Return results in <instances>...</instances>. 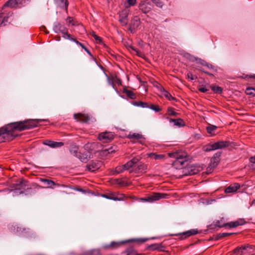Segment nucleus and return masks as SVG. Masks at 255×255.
<instances>
[{"mask_svg": "<svg viewBox=\"0 0 255 255\" xmlns=\"http://www.w3.org/2000/svg\"><path fill=\"white\" fill-rule=\"evenodd\" d=\"M44 121L41 119H29L22 121L13 122L0 128V143L13 140L17 136L16 131H23L38 126L39 122Z\"/></svg>", "mask_w": 255, "mask_h": 255, "instance_id": "1", "label": "nucleus"}, {"mask_svg": "<svg viewBox=\"0 0 255 255\" xmlns=\"http://www.w3.org/2000/svg\"><path fill=\"white\" fill-rule=\"evenodd\" d=\"M169 156L175 159L173 161V165L179 168H182L184 166L185 163L189 159L187 153L182 151L169 153Z\"/></svg>", "mask_w": 255, "mask_h": 255, "instance_id": "2", "label": "nucleus"}, {"mask_svg": "<svg viewBox=\"0 0 255 255\" xmlns=\"http://www.w3.org/2000/svg\"><path fill=\"white\" fill-rule=\"evenodd\" d=\"M231 144V142L229 141L221 140L213 143H210L204 145L203 147V150L205 152H209L212 150L229 147Z\"/></svg>", "mask_w": 255, "mask_h": 255, "instance_id": "3", "label": "nucleus"}, {"mask_svg": "<svg viewBox=\"0 0 255 255\" xmlns=\"http://www.w3.org/2000/svg\"><path fill=\"white\" fill-rule=\"evenodd\" d=\"M101 196L107 199L114 201H123L127 198V197L124 194L119 192H112L108 191L105 193L101 194Z\"/></svg>", "mask_w": 255, "mask_h": 255, "instance_id": "4", "label": "nucleus"}, {"mask_svg": "<svg viewBox=\"0 0 255 255\" xmlns=\"http://www.w3.org/2000/svg\"><path fill=\"white\" fill-rule=\"evenodd\" d=\"M53 30L56 33H61L65 39H70L71 35L68 33L67 28L59 22H55L53 25Z\"/></svg>", "mask_w": 255, "mask_h": 255, "instance_id": "5", "label": "nucleus"}, {"mask_svg": "<svg viewBox=\"0 0 255 255\" xmlns=\"http://www.w3.org/2000/svg\"><path fill=\"white\" fill-rule=\"evenodd\" d=\"M139 160H140V158ZM147 169V165L138 160L130 169L129 173H134L136 174H143L146 172Z\"/></svg>", "mask_w": 255, "mask_h": 255, "instance_id": "6", "label": "nucleus"}, {"mask_svg": "<svg viewBox=\"0 0 255 255\" xmlns=\"http://www.w3.org/2000/svg\"><path fill=\"white\" fill-rule=\"evenodd\" d=\"M138 160L139 158L138 157H134L124 165L122 166H117L115 168V172L117 174H119L125 170H130V169L131 168L132 166L134 165V164H135Z\"/></svg>", "mask_w": 255, "mask_h": 255, "instance_id": "7", "label": "nucleus"}, {"mask_svg": "<svg viewBox=\"0 0 255 255\" xmlns=\"http://www.w3.org/2000/svg\"><path fill=\"white\" fill-rule=\"evenodd\" d=\"M115 134L112 132L105 131L100 133L98 139L103 142H109L114 138Z\"/></svg>", "mask_w": 255, "mask_h": 255, "instance_id": "8", "label": "nucleus"}, {"mask_svg": "<svg viewBox=\"0 0 255 255\" xmlns=\"http://www.w3.org/2000/svg\"><path fill=\"white\" fill-rule=\"evenodd\" d=\"M127 137L130 139L132 142L137 141L140 144H144L145 141V138L140 134L133 133H129Z\"/></svg>", "mask_w": 255, "mask_h": 255, "instance_id": "9", "label": "nucleus"}, {"mask_svg": "<svg viewBox=\"0 0 255 255\" xmlns=\"http://www.w3.org/2000/svg\"><path fill=\"white\" fill-rule=\"evenodd\" d=\"M198 233L197 229H191L185 232L172 235V236H180V240H184L191 236L196 235Z\"/></svg>", "mask_w": 255, "mask_h": 255, "instance_id": "10", "label": "nucleus"}, {"mask_svg": "<svg viewBox=\"0 0 255 255\" xmlns=\"http://www.w3.org/2000/svg\"><path fill=\"white\" fill-rule=\"evenodd\" d=\"M168 195L162 193H153L152 194L148 196V202H152L159 200L160 199L166 198Z\"/></svg>", "mask_w": 255, "mask_h": 255, "instance_id": "11", "label": "nucleus"}, {"mask_svg": "<svg viewBox=\"0 0 255 255\" xmlns=\"http://www.w3.org/2000/svg\"><path fill=\"white\" fill-rule=\"evenodd\" d=\"M138 7L143 13H147L151 10V3L147 0H142L139 4Z\"/></svg>", "mask_w": 255, "mask_h": 255, "instance_id": "12", "label": "nucleus"}, {"mask_svg": "<svg viewBox=\"0 0 255 255\" xmlns=\"http://www.w3.org/2000/svg\"><path fill=\"white\" fill-rule=\"evenodd\" d=\"M101 161L98 160H92L86 165V168L88 171L93 172L98 170L101 165Z\"/></svg>", "mask_w": 255, "mask_h": 255, "instance_id": "13", "label": "nucleus"}, {"mask_svg": "<svg viewBox=\"0 0 255 255\" xmlns=\"http://www.w3.org/2000/svg\"><path fill=\"white\" fill-rule=\"evenodd\" d=\"M128 10L124 9L120 13L119 21L123 26L127 25L128 22Z\"/></svg>", "mask_w": 255, "mask_h": 255, "instance_id": "14", "label": "nucleus"}, {"mask_svg": "<svg viewBox=\"0 0 255 255\" xmlns=\"http://www.w3.org/2000/svg\"><path fill=\"white\" fill-rule=\"evenodd\" d=\"M140 24V20L137 16L134 17L131 20L129 24V30L131 33H134L135 29L139 26Z\"/></svg>", "mask_w": 255, "mask_h": 255, "instance_id": "15", "label": "nucleus"}, {"mask_svg": "<svg viewBox=\"0 0 255 255\" xmlns=\"http://www.w3.org/2000/svg\"><path fill=\"white\" fill-rule=\"evenodd\" d=\"M246 221L243 219H239L237 221L231 222L225 224V227H229L230 228H236L239 226H242L246 224Z\"/></svg>", "mask_w": 255, "mask_h": 255, "instance_id": "16", "label": "nucleus"}, {"mask_svg": "<svg viewBox=\"0 0 255 255\" xmlns=\"http://www.w3.org/2000/svg\"><path fill=\"white\" fill-rule=\"evenodd\" d=\"M74 117L77 121L81 123H87L90 120V117L88 115L81 113L75 114Z\"/></svg>", "mask_w": 255, "mask_h": 255, "instance_id": "17", "label": "nucleus"}, {"mask_svg": "<svg viewBox=\"0 0 255 255\" xmlns=\"http://www.w3.org/2000/svg\"><path fill=\"white\" fill-rule=\"evenodd\" d=\"M44 145H48L52 148L60 147L64 145V143L63 142H57L50 140H45L43 141Z\"/></svg>", "mask_w": 255, "mask_h": 255, "instance_id": "18", "label": "nucleus"}, {"mask_svg": "<svg viewBox=\"0 0 255 255\" xmlns=\"http://www.w3.org/2000/svg\"><path fill=\"white\" fill-rule=\"evenodd\" d=\"M27 181L21 179L19 181H18L16 183L12 184V187L14 188L15 190H25L26 186Z\"/></svg>", "mask_w": 255, "mask_h": 255, "instance_id": "19", "label": "nucleus"}, {"mask_svg": "<svg viewBox=\"0 0 255 255\" xmlns=\"http://www.w3.org/2000/svg\"><path fill=\"white\" fill-rule=\"evenodd\" d=\"M22 0H8L2 6V9L4 10L6 7L13 8L18 3L21 2Z\"/></svg>", "mask_w": 255, "mask_h": 255, "instance_id": "20", "label": "nucleus"}, {"mask_svg": "<svg viewBox=\"0 0 255 255\" xmlns=\"http://www.w3.org/2000/svg\"><path fill=\"white\" fill-rule=\"evenodd\" d=\"M164 249V247L162 245L161 243L160 244H153L150 245H149L147 247L146 249L150 251H163Z\"/></svg>", "mask_w": 255, "mask_h": 255, "instance_id": "21", "label": "nucleus"}, {"mask_svg": "<svg viewBox=\"0 0 255 255\" xmlns=\"http://www.w3.org/2000/svg\"><path fill=\"white\" fill-rule=\"evenodd\" d=\"M240 188V185L239 183H235L230 185L225 189V192L226 193H231L236 192L238 189Z\"/></svg>", "mask_w": 255, "mask_h": 255, "instance_id": "22", "label": "nucleus"}, {"mask_svg": "<svg viewBox=\"0 0 255 255\" xmlns=\"http://www.w3.org/2000/svg\"><path fill=\"white\" fill-rule=\"evenodd\" d=\"M91 153L88 151H85L84 152H80L77 158H79L83 162H87L89 159L90 158Z\"/></svg>", "mask_w": 255, "mask_h": 255, "instance_id": "23", "label": "nucleus"}, {"mask_svg": "<svg viewBox=\"0 0 255 255\" xmlns=\"http://www.w3.org/2000/svg\"><path fill=\"white\" fill-rule=\"evenodd\" d=\"M166 119H168L170 123H173L174 125L175 126H178L179 127H184L185 124L184 121L180 119H173L171 118H169V117H166Z\"/></svg>", "mask_w": 255, "mask_h": 255, "instance_id": "24", "label": "nucleus"}, {"mask_svg": "<svg viewBox=\"0 0 255 255\" xmlns=\"http://www.w3.org/2000/svg\"><path fill=\"white\" fill-rule=\"evenodd\" d=\"M39 180L44 183L46 188H52L53 186L55 185V183L51 180L40 178Z\"/></svg>", "mask_w": 255, "mask_h": 255, "instance_id": "25", "label": "nucleus"}, {"mask_svg": "<svg viewBox=\"0 0 255 255\" xmlns=\"http://www.w3.org/2000/svg\"><path fill=\"white\" fill-rule=\"evenodd\" d=\"M123 92L126 94L127 96L130 99L133 100L135 99L136 98V95L131 90H128L126 88L123 89Z\"/></svg>", "mask_w": 255, "mask_h": 255, "instance_id": "26", "label": "nucleus"}, {"mask_svg": "<svg viewBox=\"0 0 255 255\" xmlns=\"http://www.w3.org/2000/svg\"><path fill=\"white\" fill-rule=\"evenodd\" d=\"M221 152H217L214 155V156L212 157L211 159V162H213V164L214 167L217 165L219 161V158L221 156Z\"/></svg>", "mask_w": 255, "mask_h": 255, "instance_id": "27", "label": "nucleus"}, {"mask_svg": "<svg viewBox=\"0 0 255 255\" xmlns=\"http://www.w3.org/2000/svg\"><path fill=\"white\" fill-rule=\"evenodd\" d=\"M249 247V245L242 246L241 247H237L234 250V254L236 255H242L243 254V251L246 250Z\"/></svg>", "mask_w": 255, "mask_h": 255, "instance_id": "28", "label": "nucleus"}, {"mask_svg": "<svg viewBox=\"0 0 255 255\" xmlns=\"http://www.w3.org/2000/svg\"><path fill=\"white\" fill-rule=\"evenodd\" d=\"M148 156L151 158L154 159L155 160H162L164 159L165 156L164 154H158L156 153H150L148 154Z\"/></svg>", "mask_w": 255, "mask_h": 255, "instance_id": "29", "label": "nucleus"}, {"mask_svg": "<svg viewBox=\"0 0 255 255\" xmlns=\"http://www.w3.org/2000/svg\"><path fill=\"white\" fill-rule=\"evenodd\" d=\"M128 242V241H122V242H112L108 245L109 248L112 249H116L120 247L121 245Z\"/></svg>", "mask_w": 255, "mask_h": 255, "instance_id": "30", "label": "nucleus"}, {"mask_svg": "<svg viewBox=\"0 0 255 255\" xmlns=\"http://www.w3.org/2000/svg\"><path fill=\"white\" fill-rule=\"evenodd\" d=\"M114 82L116 83L118 85L122 84V80L116 75L113 76L112 81H109L110 84H111L113 88L115 89V85L114 84Z\"/></svg>", "mask_w": 255, "mask_h": 255, "instance_id": "31", "label": "nucleus"}, {"mask_svg": "<svg viewBox=\"0 0 255 255\" xmlns=\"http://www.w3.org/2000/svg\"><path fill=\"white\" fill-rule=\"evenodd\" d=\"M162 90H161V92L162 93L163 95L169 101H174L176 100L175 98L172 97L171 95L166 90L164 89V88H162Z\"/></svg>", "mask_w": 255, "mask_h": 255, "instance_id": "32", "label": "nucleus"}, {"mask_svg": "<svg viewBox=\"0 0 255 255\" xmlns=\"http://www.w3.org/2000/svg\"><path fill=\"white\" fill-rule=\"evenodd\" d=\"M70 152L73 156L77 157L80 151H79L78 147L74 145L71 147L70 149Z\"/></svg>", "mask_w": 255, "mask_h": 255, "instance_id": "33", "label": "nucleus"}, {"mask_svg": "<svg viewBox=\"0 0 255 255\" xmlns=\"http://www.w3.org/2000/svg\"><path fill=\"white\" fill-rule=\"evenodd\" d=\"M236 233H220L216 236H215L214 239L215 240H218L222 238H223L224 237L229 236L234 234H235Z\"/></svg>", "mask_w": 255, "mask_h": 255, "instance_id": "34", "label": "nucleus"}, {"mask_svg": "<svg viewBox=\"0 0 255 255\" xmlns=\"http://www.w3.org/2000/svg\"><path fill=\"white\" fill-rule=\"evenodd\" d=\"M132 104L134 106L141 107L143 108H147L148 107V103L141 101H133L132 102Z\"/></svg>", "mask_w": 255, "mask_h": 255, "instance_id": "35", "label": "nucleus"}, {"mask_svg": "<svg viewBox=\"0 0 255 255\" xmlns=\"http://www.w3.org/2000/svg\"><path fill=\"white\" fill-rule=\"evenodd\" d=\"M211 90L216 94H221L223 91V89L218 86L215 85H212L210 86Z\"/></svg>", "mask_w": 255, "mask_h": 255, "instance_id": "36", "label": "nucleus"}, {"mask_svg": "<svg viewBox=\"0 0 255 255\" xmlns=\"http://www.w3.org/2000/svg\"><path fill=\"white\" fill-rule=\"evenodd\" d=\"M115 152L112 147L108 148H105L101 151V154L104 155H107L109 154Z\"/></svg>", "mask_w": 255, "mask_h": 255, "instance_id": "37", "label": "nucleus"}, {"mask_svg": "<svg viewBox=\"0 0 255 255\" xmlns=\"http://www.w3.org/2000/svg\"><path fill=\"white\" fill-rule=\"evenodd\" d=\"M167 114L169 116L177 117L179 115V113L175 112L174 109L172 107H168L167 110Z\"/></svg>", "mask_w": 255, "mask_h": 255, "instance_id": "38", "label": "nucleus"}, {"mask_svg": "<svg viewBox=\"0 0 255 255\" xmlns=\"http://www.w3.org/2000/svg\"><path fill=\"white\" fill-rule=\"evenodd\" d=\"M198 169H196V168L194 166H190L188 168V174L189 175H194L196 174L198 172Z\"/></svg>", "mask_w": 255, "mask_h": 255, "instance_id": "39", "label": "nucleus"}, {"mask_svg": "<svg viewBox=\"0 0 255 255\" xmlns=\"http://www.w3.org/2000/svg\"><path fill=\"white\" fill-rule=\"evenodd\" d=\"M147 108H149L156 112H159L162 110L158 105H155L153 104H148Z\"/></svg>", "mask_w": 255, "mask_h": 255, "instance_id": "40", "label": "nucleus"}, {"mask_svg": "<svg viewBox=\"0 0 255 255\" xmlns=\"http://www.w3.org/2000/svg\"><path fill=\"white\" fill-rule=\"evenodd\" d=\"M136 3V0H127L125 5L126 8L134 5Z\"/></svg>", "mask_w": 255, "mask_h": 255, "instance_id": "41", "label": "nucleus"}, {"mask_svg": "<svg viewBox=\"0 0 255 255\" xmlns=\"http://www.w3.org/2000/svg\"><path fill=\"white\" fill-rule=\"evenodd\" d=\"M246 92L248 95L255 96V88L253 87H248L246 89Z\"/></svg>", "mask_w": 255, "mask_h": 255, "instance_id": "42", "label": "nucleus"}, {"mask_svg": "<svg viewBox=\"0 0 255 255\" xmlns=\"http://www.w3.org/2000/svg\"><path fill=\"white\" fill-rule=\"evenodd\" d=\"M127 255H139L135 250L132 248H128L126 251Z\"/></svg>", "mask_w": 255, "mask_h": 255, "instance_id": "43", "label": "nucleus"}, {"mask_svg": "<svg viewBox=\"0 0 255 255\" xmlns=\"http://www.w3.org/2000/svg\"><path fill=\"white\" fill-rule=\"evenodd\" d=\"M225 223L224 222V219H222L220 220H218L215 222V225L219 228L225 227Z\"/></svg>", "mask_w": 255, "mask_h": 255, "instance_id": "44", "label": "nucleus"}, {"mask_svg": "<svg viewBox=\"0 0 255 255\" xmlns=\"http://www.w3.org/2000/svg\"><path fill=\"white\" fill-rule=\"evenodd\" d=\"M67 23L68 25H71L72 26H75L76 25L75 20L73 18L70 16H68L66 19Z\"/></svg>", "mask_w": 255, "mask_h": 255, "instance_id": "45", "label": "nucleus"}, {"mask_svg": "<svg viewBox=\"0 0 255 255\" xmlns=\"http://www.w3.org/2000/svg\"><path fill=\"white\" fill-rule=\"evenodd\" d=\"M199 61H200V63L203 66H206L208 68L210 69H214V67L211 64L207 63L204 60H201V59H199Z\"/></svg>", "mask_w": 255, "mask_h": 255, "instance_id": "46", "label": "nucleus"}, {"mask_svg": "<svg viewBox=\"0 0 255 255\" xmlns=\"http://www.w3.org/2000/svg\"><path fill=\"white\" fill-rule=\"evenodd\" d=\"M149 240L148 238H139V239H133L131 240H130V241H134L139 244H142L143 243L146 241H147ZM128 242H129L128 241Z\"/></svg>", "mask_w": 255, "mask_h": 255, "instance_id": "47", "label": "nucleus"}, {"mask_svg": "<svg viewBox=\"0 0 255 255\" xmlns=\"http://www.w3.org/2000/svg\"><path fill=\"white\" fill-rule=\"evenodd\" d=\"M152 2L154 3L156 6L162 8L163 5V3L160 0H151Z\"/></svg>", "mask_w": 255, "mask_h": 255, "instance_id": "48", "label": "nucleus"}, {"mask_svg": "<svg viewBox=\"0 0 255 255\" xmlns=\"http://www.w3.org/2000/svg\"><path fill=\"white\" fill-rule=\"evenodd\" d=\"M185 57L187 59H188L190 61H192V62H194L195 61H198V58H196L195 57L191 55V54H190L189 53L186 54Z\"/></svg>", "mask_w": 255, "mask_h": 255, "instance_id": "49", "label": "nucleus"}, {"mask_svg": "<svg viewBox=\"0 0 255 255\" xmlns=\"http://www.w3.org/2000/svg\"><path fill=\"white\" fill-rule=\"evenodd\" d=\"M8 18V16L4 15V13H3V16L1 21L2 26H5L6 24Z\"/></svg>", "mask_w": 255, "mask_h": 255, "instance_id": "50", "label": "nucleus"}, {"mask_svg": "<svg viewBox=\"0 0 255 255\" xmlns=\"http://www.w3.org/2000/svg\"><path fill=\"white\" fill-rule=\"evenodd\" d=\"M198 91L202 93H207L209 91V89L206 87H200L198 88Z\"/></svg>", "mask_w": 255, "mask_h": 255, "instance_id": "51", "label": "nucleus"}, {"mask_svg": "<svg viewBox=\"0 0 255 255\" xmlns=\"http://www.w3.org/2000/svg\"><path fill=\"white\" fill-rule=\"evenodd\" d=\"M57 2H60V3H62L65 6L66 9L67 8L68 6V1L67 0H57Z\"/></svg>", "mask_w": 255, "mask_h": 255, "instance_id": "52", "label": "nucleus"}, {"mask_svg": "<svg viewBox=\"0 0 255 255\" xmlns=\"http://www.w3.org/2000/svg\"><path fill=\"white\" fill-rule=\"evenodd\" d=\"M132 50L136 52V54L137 56L139 57H142L143 55V54L138 50H137L136 48H134V47H131Z\"/></svg>", "mask_w": 255, "mask_h": 255, "instance_id": "53", "label": "nucleus"}, {"mask_svg": "<svg viewBox=\"0 0 255 255\" xmlns=\"http://www.w3.org/2000/svg\"><path fill=\"white\" fill-rule=\"evenodd\" d=\"M187 78L190 79L191 80H193L195 78H197V77H195V76L192 74L191 72H188L187 75Z\"/></svg>", "mask_w": 255, "mask_h": 255, "instance_id": "54", "label": "nucleus"}, {"mask_svg": "<svg viewBox=\"0 0 255 255\" xmlns=\"http://www.w3.org/2000/svg\"><path fill=\"white\" fill-rule=\"evenodd\" d=\"M216 128V127L214 126H212V127H208L207 128V130L209 133H211V132Z\"/></svg>", "mask_w": 255, "mask_h": 255, "instance_id": "55", "label": "nucleus"}, {"mask_svg": "<svg viewBox=\"0 0 255 255\" xmlns=\"http://www.w3.org/2000/svg\"><path fill=\"white\" fill-rule=\"evenodd\" d=\"M70 40H71V41H73L75 42L77 44L79 45V46H80L81 47H83V44L82 43H81V42H79L78 40H76V39H75V38H72V37H70Z\"/></svg>", "mask_w": 255, "mask_h": 255, "instance_id": "56", "label": "nucleus"}, {"mask_svg": "<svg viewBox=\"0 0 255 255\" xmlns=\"http://www.w3.org/2000/svg\"><path fill=\"white\" fill-rule=\"evenodd\" d=\"M138 201L139 202H148V197L146 198H139Z\"/></svg>", "mask_w": 255, "mask_h": 255, "instance_id": "57", "label": "nucleus"}, {"mask_svg": "<svg viewBox=\"0 0 255 255\" xmlns=\"http://www.w3.org/2000/svg\"><path fill=\"white\" fill-rule=\"evenodd\" d=\"M250 161L251 163H255V155L250 158Z\"/></svg>", "mask_w": 255, "mask_h": 255, "instance_id": "58", "label": "nucleus"}, {"mask_svg": "<svg viewBox=\"0 0 255 255\" xmlns=\"http://www.w3.org/2000/svg\"><path fill=\"white\" fill-rule=\"evenodd\" d=\"M95 40L96 41L97 43H101L102 42V39L101 37L99 36V38H95Z\"/></svg>", "mask_w": 255, "mask_h": 255, "instance_id": "59", "label": "nucleus"}, {"mask_svg": "<svg viewBox=\"0 0 255 255\" xmlns=\"http://www.w3.org/2000/svg\"><path fill=\"white\" fill-rule=\"evenodd\" d=\"M2 16H3V12L0 13V26H2V23H1Z\"/></svg>", "mask_w": 255, "mask_h": 255, "instance_id": "60", "label": "nucleus"}, {"mask_svg": "<svg viewBox=\"0 0 255 255\" xmlns=\"http://www.w3.org/2000/svg\"><path fill=\"white\" fill-rule=\"evenodd\" d=\"M247 77H248L249 78H253L255 79V74L254 75H247Z\"/></svg>", "mask_w": 255, "mask_h": 255, "instance_id": "61", "label": "nucleus"}, {"mask_svg": "<svg viewBox=\"0 0 255 255\" xmlns=\"http://www.w3.org/2000/svg\"><path fill=\"white\" fill-rule=\"evenodd\" d=\"M201 71L202 72H203L204 73H205V74H206L207 75H208L209 76H213V75L212 74H211V73H209V72H208L207 71H205L204 70H202Z\"/></svg>", "mask_w": 255, "mask_h": 255, "instance_id": "62", "label": "nucleus"}, {"mask_svg": "<svg viewBox=\"0 0 255 255\" xmlns=\"http://www.w3.org/2000/svg\"><path fill=\"white\" fill-rule=\"evenodd\" d=\"M85 51L87 52V53L90 55V56H92V54H91V53L90 52V51L88 50V49L87 48H85Z\"/></svg>", "mask_w": 255, "mask_h": 255, "instance_id": "63", "label": "nucleus"}, {"mask_svg": "<svg viewBox=\"0 0 255 255\" xmlns=\"http://www.w3.org/2000/svg\"><path fill=\"white\" fill-rule=\"evenodd\" d=\"M131 198L134 200L138 201L139 198H137L134 196L131 197Z\"/></svg>", "mask_w": 255, "mask_h": 255, "instance_id": "64", "label": "nucleus"}]
</instances>
